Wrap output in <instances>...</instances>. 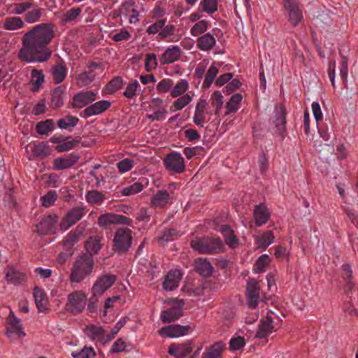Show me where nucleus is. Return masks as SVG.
<instances>
[{
  "mask_svg": "<svg viewBox=\"0 0 358 358\" xmlns=\"http://www.w3.org/2000/svg\"><path fill=\"white\" fill-rule=\"evenodd\" d=\"M55 25L41 23L32 27L22 37L19 58L27 62H44L49 59L52 50L48 45L55 36Z\"/></svg>",
  "mask_w": 358,
  "mask_h": 358,
  "instance_id": "1",
  "label": "nucleus"
},
{
  "mask_svg": "<svg viewBox=\"0 0 358 358\" xmlns=\"http://www.w3.org/2000/svg\"><path fill=\"white\" fill-rule=\"evenodd\" d=\"M93 257L87 254L79 256L71 268L70 279L72 282H80L89 275L94 267Z\"/></svg>",
  "mask_w": 358,
  "mask_h": 358,
  "instance_id": "2",
  "label": "nucleus"
},
{
  "mask_svg": "<svg viewBox=\"0 0 358 358\" xmlns=\"http://www.w3.org/2000/svg\"><path fill=\"white\" fill-rule=\"evenodd\" d=\"M190 245L200 254H217L224 248L222 241L218 238H196L191 241Z\"/></svg>",
  "mask_w": 358,
  "mask_h": 358,
  "instance_id": "3",
  "label": "nucleus"
},
{
  "mask_svg": "<svg viewBox=\"0 0 358 358\" xmlns=\"http://www.w3.org/2000/svg\"><path fill=\"white\" fill-rule=\"evenodd\" d=\"M132 231L127 227L118 228L114 234L113 250L118 253H126L132 244Z\"/></svg>",
  "mask_w": 358,
  "mask_h": 358,
  "instance_id": "4",
  "label": "nucleus"
},
{
  "mask_svg": "<svg viewBox=\"0 0 358 358\" xmlns=\"http://www.w3.org/2000/svg\"><path fill=\"white\" fill-rule=\"evenodd\" d=\"M283 6L286 18L293 27H296L303 18L299 0H283Z\"/></svg>",
  "mask_w": 358,
  "mask_h": 358,
  "instance_id": "5",
  "label": "nucleus"
},
{
  "mask_svg": "<svg viewBox=\"0 0 358 358\" xmlns=\"http://www.w3.org/2000/svg\"><path fill=\"white\" fill-rule=\"evenodd\" d=\"M86 306V296L81 291H76L70 294L66 304L67 312L73 315L81 313Z\"/></svg>",
  "mask_w": 358,
  "mask_h": 358,
  "instance_id": "6",
  "label": "nucleus"
},
{
  "mask_svg": "<svg viewBox=\"0 0 358 358\" xmlns=\"http://www.w3.org/2000/svg\"><path fill=\"white\" fill-rule=\"evenodd\" d=\"M166 169L174 173H182L185 170V159L180 153L171 152L164 159Z\"/></svg>",
  "mask_w": 358,
  "mask_h": 358,
  "instance_id": "7",
  "label": "nucleus"
},
{
  "mask_svg": "<svg viewBox=\"0 0 358 358\" xmlns=\"http://www.w3.org/2000/svg\"><path fill=\"white\" fill-rule=\"evenodd\" d=\"M85 208L83 207H76L70 210L63 217L60 228L62 231H66L85 215Z\"/></svg>",
  "mask_w": 358,
  "mask_h": 358,
  "instance_id": "8",
  "label": "nucleus"
},
{
  "mask_svg": "<svg viewBox=\"0 0 358 358\" xmlns=\"http://www.w3.org/2000/svg\"><path fill=\"white\" fill-rule=\"evenodd\" d=\"M57 221L58 217L56 215H49L36 224L35 231L41 235L55 234Z\"/></svg>",
  "mask_w": 358,
  "mask_h": 358,
  "instance_id": "9",
  "label": "nucleus"
},
{
  "mask_svg": "<svg viewBox=\"0 0 358 358\" xmlns=\"http://www.w3.org/2000/svg\"><path fill=\"white\" fill-rule=\"evenodd\" d=\"M176 303L173 307L161 313V320L164 323H171L178 320L183 314V300H175Z\"/></svg>",
  "mask_w": 358,
  "mask_h": 358,
  "instance_id": "10",
  "label": "nucleus"
},
{
  "mask_svg": "<svg viewBox=\"0 0 358 358\" xmlns=\"http://www.w3.org/2000/svg\"><path fill=\"white\" fill-rule=\"evenodd\" d=\"M80 155L76 152H71L55 158L52 162V169L55 171H61L71 168L77 163Z\"/></svg>",
  "mask_w": 358,
  "mask_h": 358,
  "instance_id": "11",
  "label": "nucleus"
},
{
  "mask_svg": "<svg viewBox=\"0 0 358 358\" xmlns=\"http://www.w3.org/2000/svg\"><path fill=\"white\" fill-rule=\"evenodd\" d=\"M86 336L92 341L105 344L110 341L109 334L101 327L94 324L88 325L85 329Z\"/></svg>",
  "mask_w": 358,
  "mask_h": 358,
  "instance_id": "12",
  "label": "nucleus"
},
{
  "mask_svg": "<svg viewBox=\"0 0 358 358\" xmlns=\"http://www.w3.org/2000/svg\"><path fill=\"white\" fill-rule=\"evenodd\" d=\"M116 280V276L112 274H105L98 278L94 284L92 293L94 295H101L110 288Z\"/></svg>",
  "mask_w": 358,
  "mask_h": 358,
  "instance_id": "13",
  "label": "nucleus"
},
{
  "mask_svg": "<svg viewBox=\"0 0 358 358\" xmlns=\"http://www.w3.org/2000/svg\"><path fill=\"white\" fill-rule=\"evenodd\" d=\"M110 105V102L107 100L97 101L83 110L80 113V116L83 117H89L93 115H99L106 111Z\"/></svg>",
  "mask_w": 358,
  "mask_h": 358,
  "instance_id": "14",
  "label": "nucleus"
},
{
  "mask_svg": "<svg viewBox=\"0 0 358 358\" xmlns=\"http://www.w3.org/2000/svg\"><path fill=\"white\" fill-rule=\"evenodd\" d=\"M173 196L166 189L157 190L151 199V203L155 208H164L173 203Z\"/></svg>",
  "mask_w": 358,
  "mask_h": 358,
  "instance_id": "15",
  "label": "nucleus"
},
{
  "mask_svg": "<svg viewBox=\"0 0 358 358\" xmlns=\"http://www.w3.org/2000/svg\"><path fill=\"white\" fill-rule=\"evenodd\" d=\"M259 286L255 280L248 281L247 285V298L249 306L254 309L258 304L259 299Z\"/></svg>",
  "mask_w": 358,
  "mask_h": 358,
  "instance_id": "16",
  "label": "nucleus"
},
{
  "mask_svg": "<svg viewBox=\"0 0 358 358\" xmlns=\"http://www.w3.org/2000/svg\"><path fill=\"white\" fill-rule=\"evenodd\" d=\"M96 99V94L92 91L82 92L76 94L73 98L72 107L83 108Z\"/></svg>",
  "mask_w": 358,
  "mask_h": 358,
  "instance_id": "17",
  "label": "nucleus"
},
{
  "mask_svg": "<svg viewBox=\"0 0 358 358\" xmlns=\"http://www.w3.org/2000/svg\"><path fill=\"white\" fill-rule=\"evenodd\" d=\"M182 50L178 45L169 46L162 54L159 59L160 64L162 65L172 64L180 59Z\"/></svg>",
  "mask_w": 358,
  "mask_h": 358,
  "instance_id": "18",
  "label": "nucleus"
},
{
  "mask_svg": "<svg viewBox=\"0 0 358 358\" xmlns=\"http://www.w3.org/2000/svg\"><path fill=\"white\" fill-rule=\"evenodd\" d=\"M189 329V326L171 324L162 327L159 331V334L164 336L178 337L185 335Z\"/></svg>",
  "mask_w": 358,
  "mask_h": 358,
  "instance_id": "19",
  "label": "nucleus"
},
{
  "mask_svg": "<svg viewBox=\"0 0 358 358\" xmlns=\"http://www.w3.org/2000/svg\"><path fill=\"white\" fill-rule=\"evenodd\" d=\"M182 278V273L179 270L170 271L165 277L163 282V288L166 291H171L178 287Z\"/></svg>",
  "mask_w": 358,
  "mask_h": 358,
  "instance_id": "20",
  "label": "nucleus"
},
{
  "mask_svg": "<svg viewBox=\"0 0 358 358\" xmlns=\"http://www.w3.org/2000/svg\"><path fill=\"white\" fill-rule=\"evenodd\" d=\"M275 330L273 325V319L267 316L261 320L256 337L258 338H266Z\"/></svg>",
  "mask_w": 358,
  "mask_h": 358,
  "instance_id": "21",
  "label": "nucleus"
},
{
  "mask_svg": "<svg viewBox=\"0 0 358 358\" xmlns=\"http://www.w3.org/2000/svg\"><path fill=\"white\" fill-rule=\"evenodd\" d=\"M67 68L65 63L61 60L53 65L50 69V73L56 84L64 81L67 75Z\"/></svg>",
  "mask_w": 358,
  "mask_h": 358,
  "instance_id": "22",
  "label": "nucleus"
},
{
  "mask_svg": "<svg viewBox=\"0 0 358 358\" xmlns=\"http://www.w3.org/2000/svg\"><path fill=\"white\" fill-rule=\"evenodd\" d=\"M192 350L191 343L182 344L173 343L169 346L168 352L169 355L176 358H181L188 355Z\"/></svg>",
  "mask_w": 358,
  "mask_h": 358,
  "instance_id": "23",
  "label": "nucleus"
},
{
  "mask_svg": "<svg viewBox=\"0 0 358 358\" xmlns=\"http://www.w3.org/2000/svg\"><path fill=\"white\" fill-rule=\"evenodd\" d=\"M275 236L271 231H266L262 234L255 236V242L257 247L265 250L274 241Z\"/></svg>",
  "mask_w": 358,
  "mask_h": 358,
  "instance_id": "24",
  "label": "nucleus"
},
{
  "mask_svg": "<svg viewBox=\"0 0 358 358\" xmlns=\"http://www.w3.org/2000/svg\"><path fill=\"white\" fill-rule=\"evenodd\" d=\"M286 111L284 107L280 106L275 109V120L273 123L275 124L276 130L275 132L280 135H283L285 132V120Z\"/></svg>",
  "mask_w": 358,
  "mask_h": 358,
  "instance_id": "25",
  "label": "nucleus"
},
{
  "mask_svg": "<svg viewBox=\"0 0 358 358\" xmlns=\"http://www.w3.org/2000/svg\"><path fill=\"white\" fill-rule=\"evenodd\" d=\"M253 214L255 223L258 227L266 224L270 218V213L263 204L256 206Z\"/></svg>",
  "mask_w": 358,
  "mask_h": 358,
  "instance_id": "26",
  "label": "nucleus"
},
{
  "mask_svg": "<svg viewBox=\"0 0 358 358\" xmlns=\"http://www.w3.org/2000/svg\"><path fill=\"white\" fill-rule=\"evenodd\" d=\"M6 279L8 282L13 285H21L26 280V275L24 273L15 269L13 267H9L6 271Z\"/></svg>",
  "mask_w": 358,
  "mask_h": 358,
  "instance_id": "27",
  "label": "nucleus"
},
{
  "mask_svg": "<svg viewBox=\"0 0 358 358\" xmlns=\"http://www.w3.org/2000/svg\"><path fill=\"white\" fill-rule=\"evenodd\" d=\"M216 43V40L213 35L206 33L197 39L196 46L202 51H209L213 49Z\"/></svg>",
  "mask_w": 358,
  "mask_h": 358,
  "instance_id": "28",
  "label": "nucleus"
},
{
  "mask_svg": "<svg viewBox=\"0 0 358 358\" xmlns=\"http://www.w3.org/2000/svg\"><path fill=\"white\" fill-rule=\"evenodd\" d=\"M195 270L203 277H209L212 275L214 268L206 259L198 258L195 261Z\"/></svg>",
  "mask_w": 358,
  "mask_h": 358,
  "instance_id": "29",
  "label": "nucleus"
},
{
  "mask_svg": "<svg viewBox=\"0 0 358 358\" xmlns=\"http://www.w3.org/2000/svg\"><path fill=\"white\" fill-rule=\"evenodd\" d=\"M31 152L36 157L45 159L52 153V149L47 142H40L31 147Z\"/></svg>",
  "mask_w": 358,
  "mask_h": 358,
  "instance_id": "30",
  "label": "nucleus"
},
{
  "mask_svg": "<svg viewBox=\"0 0 358 358\" xmlns=\"http://www.w3.org/2000/svg\"><path fill=\"white\" fill-rule=\"evenodd\" d=\"M7 330L8 333L15 334L19 336H24L25 335L22 331V327L20 320L15 317L13 313H10L8 316V324L7 327Z\"/></svg>",
  "mask_w": 358,
  "mask_h": 358,
  "instance_id": "31",
  "label": "nucleus"
},
{
  "mask_svg": "<svg viewBox=\"0 0 358 358\" xmlns=\"http://www.w3.org/2000/svg\"><path fill=\"white\" fill-rule=\"evenodd\" d=\"M220 231L223 235L226 243L231 248L238 245V240L234 235V231L228 225H222Z\"/></svg>",
  "mask_w": 358,
  "mask_h": 358,
  "instance_id": "32",
  "label": "nucleus"
},
{
  "mask_svg": "<svg viewBox=\"0 0 358 358\" xmlns=\"http://www.w3.org/2000/svg\"><path fill=\"white\" fill-rule=\"evenodd\" d=\"M34 297L36 305L40 312H44L47 309V297L45 292L38 287L34 289Z\"/></svg>",
  "mask_w": 358,
  "mask_h": 358,
  "instance_id": "33",
  "label": "nucleus"
},
{
  "mask_svg": "<svg viewBox=\"0 0 358 358\" xmlns=\"http://www.w3.org/2000/svg\"><path fill=\"white\" fill-rule=\"evenodd\" d=\"M54 129L55 124L51 119L38 122L36 124V131L39 135L48 136Z\"/></svg>",
  "mask_w": 358,
  "mask_h": 358,
  "instance_id": "34",
  "label": "nucleus"
},
{
  "mask_svg": "<svg viewBox=\"0 0 358 358\" xmlns=\"http://www.w3.org/2000/svg\"><path fill=\"white\" fill-rule=\"evenodd\" d=\"M65 87L63 85L55 87L51 94V106L54 108L60 107L63 104V96Z\"/></svg>",
  "mask_w": 358,
  "mask_h": 358,
  "instance_id": "35",
  "label": "nucleus"
},
{
  "mask_svg": "<svg viewBox=\"0 0 358 358\" xmlns=\"http://www.w3.org/2000/svg\"><path fill=\"white\" fill-rule=\"evenodd\" d=\"M217 6L218 0H201L198 10L211 15L217 10Z\"/></svg>",
  "mask_w": 358,
  "mask_h": 358,
  "instance_id": "36",
  "label": "nucleus"
},
{
  "mask_svg": "<svg viewBox=\"0 0 358 358\" xmlns=\"http://www.w3.org/2000/svg\"><path fill=\"white\" fill-rule=\"evenodd\" d=\"M45 76L41 70L33 69L31 72V83L34 85L32 91L39 90L44 83Z\"/></svg>",
  "mask_w": 358,
  "mask_h": 358,
  "instance_id": "37",
  "label": "nucleus"
},
{
  "mask_svg": "<svg viewBox=\"0 0 358 358\" xmlns=\"http://www.w3.org/2000/svg\"><path fill=\"white\" fill-rule=\"evenodd\" d=\"M224 348V344L222 342H217L204 353V358H222Z\"/></svg>",
  "mask_w": 358,
  "mask_h": 358,
  "instance_id": "38",
  "label": "nucleus"
},
{
  "mask_svg": "<svg viewBox=\"0 0 358 358\" xmlns=\"http://www.w3.org/2000/svg\"><path fill=\"white\" fill-rule=\"evenodd\" d=\"M87 201L92 205H99L106 199L105 194L97 190L88 191L85 194Z\"/></svg>",
  "mask_w": 358,
  "mask_h": 358,
  "instance_id": "39",
  "label": "nucleus"
},
{
  "mask_svg": "<svg viewBox=\"0 0 358 358\" xmlns=\"http://www.w3.org/2000/svg\"><path fill=\"white\" fill-rule=\"evenodd\" d=\"M82 8L77 7L68 10L62 16L61 22L63 24L73 23L81 14Z\"/></svg>",
  "mask_w": 358,
  "mask_h": 358,
  "instance_id": "40",
  "label": "nucleus"
},
{
  "mask_svg": "<svg viewBox=\"0 0 358 358\" xmlns=\"http://www.w3.org/2000/svg\"><path fill=\"white\" fill-rule=\"evenodd\" d=\"M101 248V243H100V238L98 237L90 238L86 243L85 248L89 252V255L92 257V254H96Z\"/></svg>",
  "mask_w": 358,
  "mask_h": 358,
  "instance_id": "41",
  "label": "nucleus"
},
{
  "mask_svg": "<svg viewBox=\"0 0 358 358\" xmlns=\"http://www.w3.org/2000/svg\"><path fill=\"white\" fill-rule=\"evenodd\" d=\"M242 98L243 97L241 94H236L231 97L226 106L227 115L230 113H235L238 110L239 108V103L241 101Z\"/></svg>",
  "mask_w": 358,
  "mask_h": 358,
  "instance_id": "42",
  "label": "nucleus"
},
{
  "mask_svg": "<svg viewBox=\"0 0 358 358\" xmlns=\"http://www.w3.org/2000/svg\"><path fill=\"white\" fill-rule=\"evenodd\" d=\"M24 26V22L19 17H7L4 22V28L7 30L18 29Z\"/></svg>",
  "mask_w": 358,
  "mask_h": 358,
  "instance_id": "43",
  "label": "nucleus"
},
{
  "mask_svg": "<svg viewBox=\"0 0 358 358\" xmlns=\"http://www.w3.org/2000/svg\"><path fill=\"white\" fill-rule=\"evenodd\" d=\"M79 121V119L73 115H67L57 121V126L60 129H67L69 127H75Z\"/></svg>",
  "mask_w": 358,
  "mask_h": 358,
  "instance_id": "44",
  "label": "nucleus"
},
{
  "mask_svg": "<svg viewBox=\"0 0 358 358\" xmlns=\"http://www.w3.org/2000/svg\"><path fill=\"white\" fill-rule=\"evenodd\" d=\"M351 274L352 271L350 269V266L348 264L343 265L342 267V276L346 281L345 289L348 296L352 292V289L354 287V285L350 281Z\"/></svg>",
  "mask_w": 358,
  "mask_h": 358,
  "instance_id": "45",
  "label": "nucleus"
},
{
  "mask_svg": "<svg viewBox=\"0 0 358 358\" xmlns=\"http://www.w3.org/2000/svg\"><path fill=\"white\" fill-rule=\"evenodd\" d=\"M80 142V137H76V138L64 142L62 144H59L55 147V150L58 152H64L72 150L76 148Z\"/></svg>",
  "mask_w": 358,
  "mask_h": 358,
  "instance_id": "46",
  "label": "nucleus"
},
{
  "mask_svg": "<svg viewBox=\"0 0 358 358\" xmlns=\"http://www.w3.org/2000/svg\"><path fill=\"white\" fill-rule=\"evenodd\" d=\"M189 84L186 80H180L171 91V95L173 97H178L183 94L187 90Z\"/></svg>",
  "mask_w": 358,
  "mask_h": 358,
  "instance_id": "47",
  "label": "nucleus"
},
{
  "mask_svg": "<svg viewBox=\"0 0 358 358\" xmlns=\"http://www.w3.org/2000/svg\"><path fill=\"white\" fill-rule=\"evenodd\" d=\"M115 214L112 213L101 215L98 218V224L102 227H108L112 224H115Z\"/></svg>",
  "mask_w": 358,
  "mask_h": 358,
  "instance_id": "48",
  "label": "nucleus"
},
{
  "mask_svg": "<svg viewBox=\"0 0 358 358\" xmlns=\"http://www.w3.org/2000/svg\"><path fill=\"white\" fill-rule=\"evenodd\" d=\"M217 73L218 69L215 66L211 65L207 71L204 82L203 83V87L206 89L208 88L213 83Z\"/></svg>",
  "mask_w": 358,
  "mask_h": 358,
  "instance_id": "49",
  "label": "nucleus"
},
{
  "mask_svg": "<svg viewBox=\"0 0 358 358\" xmlns=\"http://www.w3.org/2000/svg\"><path fill=\"white\" fill-rule=\"evenodd\" d=\"M209 22L206 20H201L196 22L191 29L190 33L193 36H197L203 34L208 28Z\"/></svg>",
  "mask_w": 358,
  "mask_h": 358,
  "instance_id": "50",
  "label": "nucleus"
},
{
  "mask_svg": "<svg viewBox=\"0 0 358 358\" xmlns=\"http://www.w3.org/2000/svg\"><path fill=\"white\" fill-rule=\"evenodd\" d=\"M74 358H94L95 352L92 348L85 347L80 350H76L71 352Z\"/></svg>",
  "mask_w": 358,
  "mask_h": 358,
  "instance_id": "51",
  "label": "nucleus"
},
{
  "mask_svg": "<svg viewBox=\"0 0 358 358\" xmlns=\"http://www.w3.org/2000/svg\"><path fill=\"white\" fill-rule=\"evenodd\" d=\"M122 84V79L120 77H115L106 85L105 90L108 94H113L121 88Z\"/></svg>",
  "mask_w": 358,
  "mask_h": 358,
  "instance_id": "52",
  "label": "nucleus"
},
{
  "mask_svg": "<svg viewBox=\"0 0 358 358\" xmlns=\"http://www.w3.org/2000/svg\"><path fill=\"white\" fill-rule=\"evenodd\" d=\"M143 189V185L142 183L136 182L131 185L124 187L121 192L124 196H130L141 192Z\"/></svg>",
  "mask_w": 358,
  "mask_h": 358,
  "instance_id": "53",
  "label": "nucleus"
},
{
  "mask_svg": "<svg viewBox=\"0 0 358 358\" xmlns=\"http://www.w3.org/2000/svg\"><path fill=\"white\" fill-rule=\"evenodd\" d=\"M57 199V194L55 191L50 190L45 195L41 198L42 205L46 208L52 206Z\"/></svg>",
  "mask_w": 358,
  "mask_h": 358,
  "instance_id": "54",
  "label": "nucleus"
},
{
  "mask_svg": "<svg viewBox=\"0 0 358 358\" xmlns=\"http://www.w3.org/2000/svg\"><path fill=\"white\" fill-rule=\"evenodd\" d=\"M269 257L268 255H262L260 256L255 264L254 265V271L257 273H261L264 271L266 266L268 264Z\"/></svg>",
  "mask_w": 358,
  "mask_h": 358,
  "instance_id": "55",
  "label": "nucleus"
},
{
  "mask_svg": "<svg viewBox=\"0 0 358 358\" xmlns=\"http://www.w3.org/2000/svg\"><path fill=\"white\" fill-rule=\"evenodd\" d=\"M42 15L41 9H33L28 11L24 16V20L28 23H35L38 22Z\"/></svg>",
  "mask_w": 358,
  "mask_h": 358,
  "instance_id": "56",
  "label": "nucleus"
},
{
  "mask_svg": "<svg viewBox=\"0 0 358 358\" xmlns=\"http://www.w3.org/2000/svg\"><path fill=\"white\" fill-rule=\"evenodd\" d=\"M191 101L192 97L189 94H186L176 100L173 102V106L175 107V110H180L187 106Z\"/></svg>",
  "mask_w": 358,
  "mask_h": 358,
  "instance_id": "57",
  "label": "nucleus"
},
{
  "mask_svg": "<svg viewBox=\"0 0 358 358\" xmlns=\"http://www.w3.org/2000/svg\"><path fill=\"white\" fill-rule=\"evenodd\" d=\"M134 166V162L133 159L129 158L124 159L117 164V168L119 171L122 173H126L130 171Z\"/></svg>",
  "mask_w": 358,
  "mask_h": 358,
  "instance_id": "58",
  "label": "nucleus"
},
{
  "mask_svg": "<svg viewBox=\"0 0 358 358\" xmlns=\"http://www.w3.org/2000/svg\"><path fill=\"white\" fill-rule=\"evenodd\" d=\"M157 66V56L155 53L148 54L145 57V69L148 72L155 69Z\"/></svg>",
  "mask_w": 358,
  "mask_h": 358,
  "instance_id": "59",
  "label": "nucleus"
},
{
  "mask_svg": "<svg viewBox=\"0 0 358 358\" xmlns=\"http://www.w3.org/2000/svg\"><path fill=\"white\" fill-rule=\"evenodd\" d=\"M32 6L31 2H22L14 3L11 6L13 8V13L17 15H21Z\"/></svg>",
  "mask_w": 358,
  "mask_h": 358,
  "instance_id": "60",
  "label": "nucleus"
},
{
  "mask_svg": "<svg viewBox=\"0 0 358 358\" xmlns=\"http://www.w3.org/2000/svg\"><path fill=\"white\" fill-rule=\"evenodd\" d=\"M223 96L219 92H215L213 94L211 100L213 106L215 107V113L218 115L220 108L222 106Z\"/></svg>",
  "mask_w": 358,
  "mask_h": 358,
  "instance_id": "61",
  "label": "nucleus"
},
{
  "mask_svg": "<svg viewBox=\"0 0 358 358\" xmlns=\"http://www.w3.org/2000/svg\"><path fill=\"white\" fill-rule=\"evenodd\" d=\"M173 85V81L169 78L162 80L157 85V90L159 92H167Z\"/></svg>",
  "mask_w": 358,
  "mask_h": 358,
  "instance_id": "62",
  "label": "nucleus"
},
{
  "mask_svg": "<svg viewBox=\"0 0 358 358\" xmlns=\"http://www.w3.org/2000/svg\"><path fill=\"white\" fill-rule=\"evenodd\" d=\"M245 345V339L243 337L238 336L232 338L229 342V348L232 350H238L243 348Z\"/></svg>",
  "mask_w": 358,
  "mask_h": 358,
  "instance_id": "63",
  "label": "nucleus"
},
{
  "mask_svg": "<svg viewBox=\"0 0 358 358\" xmlns=\"http://www.w3.org/2000/svg\"><path fill=\"white\" fill-rule=\"evenodd\" d=\"M140 86L137 80H134L133 83L129 84L126 88V90L123 92V94L127 98H133L136 95L137 88Z\"/></svg>",
  "mask_w": 358,
  "mask_h": 358,
  "instance_id": "64",
  "label": "nucleus"
}]
</instances>
